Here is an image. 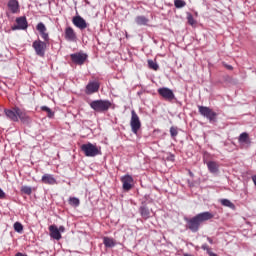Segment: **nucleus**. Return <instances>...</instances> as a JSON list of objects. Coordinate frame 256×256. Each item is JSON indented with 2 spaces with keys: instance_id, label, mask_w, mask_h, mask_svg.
I'll use <instances>...</instances> for the list:
<instances>
[{
  "instance_id": "nucleus-1",
  "label": "nucleus",
  "mask_w": 256,
  "mask_h": 256,
  "mask_svg": "<svg viewBox=\"0 0 256 256\" xmlns=\"http://www.w3.org/2000/svg\"><path fill=\"white\" fill-rule=\"evenodd\" d=\"M213 217H215V215H213V213L211 212L199 213L192 218L185 219L186 227H188V229H190L192 233H197V231H199V228L201 227V224L205 223V221L213 219Z\"/></svg>"
},
{
  "instance_id": "nucleus-2",
  "label": "nucleus",
  "mask_w": 256,
  "mask_h": 256,
  "mask_svg": "<svg viewBox=\"0 0 256 256\" xmlns=\"http://www.w3.org/2000/svg\"><path fill=\"white\" fill-rule=\"evenodd\" d=\"M112 105L111 101L103 99L90 102L91 109L96 111V113H107Z\"/></svg>"
},
{
  "instance_id": "nucleus-3",
  "label": "nucleus",
  "mask_w": 256,
  "mask_h": 256,
  "mask_svg": "<svg viewBox=\"0 0 256 256\" xmlns=\"http://www.w3.org/2000/svg\"><path fill=\"white\" fill-rule=\"evenodd\" d=\"M81 151L84 152L86 157H97L101 155V148H98L95 144L87 143L81 146Z\"/></svg>"
},
{
  "instance_id": "nucleus-4",
  "label": "nucleus",
  "mask_w": 256,
  "mask_h": 256,
  "mask_svg": "<svg viewBox=\"0 0 256 256\" xmlns=\"http://www.w3.org/2000/svg\"><path fill=\"white\" fill-rule=\"evenodd\" d=\"M198 111L202 117H205L208 119L210 123H215V120L217 119V114L213 109L207 107V106H198Z\"/></svg>"
},
{
  "instance_id": "nucleus-5",
  "label": "nucleus",
  "mask_w": 256,
  "mask_h": 256,
  "mask_svg": "<svg viewBox=\"0 0 256 256\" xmlns=\"http://www.w3.org/2000/svg\"><path fill=\"white\" fill-rule=\"evenodd\" d=\"M130 127L134 135H137V133H139V129H141V120L139 119V115H137L135 110L131 111Z\"/></svg>"
},
{
  "instance_id": "nucleus-6",
  "label": "nucleus",
  "mask_w": 256,
  "mask_h": 256,
  "mask_svg": "<svg viewBox=\"0 0 256 256\" xmlns=\"http://www.w3.org/2000/svg\"><path fill=\"white\" fill-rule=\"evenodd\" d=\"M32 47L35 51V54L38 57H45V51H47V42H43L41 40H35L32 43Z\"/></svg>"
},
{
  "instance_id": "nucleus-7",
  "label": "nucleus",
  "mask_w": 256,
  "mask_h": 256,
  "mask_svg": "<svg viewBox=\"0 0 256 256\" xmlns=\"http://www.w3.org/2000/svg\"><path fill=\"white\" fill-rule=\"evenodd\" d=\"M88 57L89 56L83 52L70 54V59L74 65H85Z\"/></svg>"
},
{
  "instance_id": "nucleus-8",
  "label": "nucleus",
  "mask_w": 256,
  "mask_h": 256,
  "mask_svg": "<svg viewBox=\"0 0 256 256\" xmlns=\"http://www.w3.org/2000/svg\"><path fill=\"white\" fill-rule=\"evenodd\" d=\"M133 176L126 174L121 177L123 191H131L133 189Z\"/></svg>"
},
{
  "instance_id": "nucleus-9",
  "label": "nucleus",
  "mask_w": 256,
  "mask_h": 256,
  "mask_svg": "<svg viewBox=\"0 0 256 256\" xmlns=\"http://www.w3.org/2000/svg\"><path fill=\"white\" fill-rule=\"evenodd\" d=\"M100 87H101V84L98 81H90L86 85L85 93L86 95H93L94 93L99 92Z\"/></svg>"
},
{
  "instance_id": "nucleus-10",
  "label": "nucleus",
  "mask_w": 256,
  "mask_h": 256,
  "mask_svg": "<svg viewBox=\"0 0 256 256\" xmlns=\"http://www.w3.org/2000/svg\"><path fill=\"white\" fill-rule=\"evenodd\" d=\"M158 94L162 96L166 101H173V99H175V93H173V90L167 87L159 88Z\"/></svg>"
},
{
  "instance_id": "nucleus-11",
  "label": "nucleus",
  "mask_w": 256,
  "mask_h": 256,
  "mask_svg": "<svg viewBox=\"0 0 256 256\" xmlns=\"http://www.w3.org/2000/svg\"><path fill=\"white\" fill-rule=\"evenodd\" d=\"M37 31L40 33L43 43H49V33H47V27L43 22H39L36 26Z\"/></svg>"
},
{
  "instance_id": "nucleus-12",
  "label": "nucleus",
  "mask_w": 256,
  "mask_h": 256,
  "mask_svg": "<svg viewBox=\"0 0 256 256\" xmlns=\"http://www.w3.org/2000/svg\"><path fill=\"white\" fill-rule=\"evenodd\" d=\"M16 23H17V25L12 27V31H17V30L25 31V29H27V27H29L27 18L25 16L17 18Z\"/></svg>"
},
{
  "instance_id": "nucleus-13",
  "label": "nucleus",
  "mask_w": 256,
  "mask_h": 256,
  "mask_svg": "<svg viewBox=\"0 0 256 256\" xmlns=\"http://www.w3.org/2000/svg\"><path fill=\"white\" fill-rule=\"evenodd\" d=\"M72 23L75 25V27H78V29H87V21H85V19H83L81 16H75L72 19Z\"/></svg>"
},
{
  "instance_id": "nucleus-14",
  "label": "nucleus",
  "mask_w": 256,
  "mask_h": 256,
  "mask_svg": "<svg viewBox=\"0 0 256 256\" xmlns=\"http://www.w3.org/2000/svg\"><path fill=\"white\" fill-rule=\"evenodd\" d=\"M4 113L7 117V119H10V121H14L15 123H17V121H19V118H17V107H14L13 110L4 109Z\"/></svg>"
},
{
  "instance_id": "nucleus-15",
  "label": "nucleus",
  "mask_w": 256,
  "mask_h": 256,
  "mask_svg": "<svg viewBox=\"0 0 256 256\" xmlns=\"http://www.w3.org/2000/svg\"><path fill=\"white\" fill-rule=\"evenodd\" d=\"M41 183H44V185H57V179L52 174H44L41 178Z\"/></svg>"
},
{
  "instance_id": "nucleus-16",
  "label": "nucleus",
  "mask_w": 256,
  "mask_h": 256,
  "mask_svg": "<svg viewBox=\"0 0 256 256\" xmlns=\"http://www.w3.org/2000/svg\"><path fill=\"white\" fill-rule=\"evenodd\" d=\"M65 39L66 41L71 42L77 41V34H75V30H73L71 27H67L65 29Z\"/></svg>"
},
{
  "instance_id": "nucleus-17",
  "label": "nucleus",
  "mask_w": 256,
  "mask_h": 256,
  "mask_svg": "<svg viewBox=\"0 0 256 256\" xmlns=\"http://www.w3.org/2000/svg\"><path fill=\"white\" fill-rule=\"evenodd\" d=\"M139 213L142 217V219H149L151 217V210L149 207H147V204L142 203V205L139 208Z\"/></svg>"
},
{
  "instance_id": "nucleus-18",
  "label": "nucleus",
  "mask_w": 256,
  "mask_h": 256,
  "mask_svg": "<svg viewBox=\"0 0 256 256\" xmlns=\"http://www.w3.org/2000/svg\"><path fill=\"white\" fill-rule=\"evenodd\" d=\"M50 237L59 241L61 239V233L59 232V228L56 225L49 226Z\"/></svg>"
},
{
  "instance_id": "nucleus-19",
  "label": "nucleus",
  "mask_w": 256,
  "mask_h": 256,
  "mask_svg": "<svg viewBox=\"0 0 256 256\" xmlns=\"http://www.w3.org/2000/svg\"><path fill=\"white\" fill-rule=\"evenodd\" d=\"M16 117L17 119H20L23 123H27V121H29V116L19 107H16Z\"/></svg>"
},
{
  "instance_id": "nucleus-20",
  "label": "nucleus",
  "mask_w": 256,
  "mask_h": 256,
  "mask_svg": "<svg viewBox=\"0 0 256 256\" xmlns=\"http://www.w3.org/2000/svg\"><path fill=\"white\" fill-rule=\"evenodd\" d=\"M8 8L10 9L11 13H18L19 12V1L10 0L8 2Z\"/></svg>"
},
{
  "instance_id": "nucleus-21",
  "label": "nucleus",
  "mask_w": 256,
  "mask_h": 256,
  "mask_svg": "<svg viewBox=\"0 0 256 256\" xmlns=\"http://www.w3.org/2000/svg\"><path fill=\"white\" fill-rule=\"evenodd\" d=\"M207 167L210 173H219V164L215 161L207 162Z\"/></svg>"
},
{
  "instance_id": "nucleus-22",
  "label": "nucleus",
  "mask_w": 256,
  "mask_h": 256,
  "mask_svg": "<svg viewBox=\"0 0 256 256\" xmlns=\"http://www.w3.org/2000/svg\"><path fill=\"white\" fill-rule=\"evenodd\" d=\"M103 243H104L105 247H107L108 249L115 247V240L113 238L104 237Z\"/></svg>"
},
{
  "instance_id": "nucleus-23",
  "label": "nucleus",
  "mask_w": 256,
  "mask_h": 256,
  "mask_svg": "<svg viewBox=\"0 0 256 256\" xmlns=\"http://www.w3.org/2000/svg\"><path fill=\"white\" fill-rule=\"evenodd\" d=\"M135 22L137 25H147V23H149V19L145 16H137L135 18Z\"/></svg>"
},
{
  "instance_id": "nucleus-24",
  "label": "nucleus",
  "mask_w": 256,
  "mask_h": 256,
  "mask_svg": "<svg viewBox=\"0 0 256 256\" xmlns=\"http://www.w3.org/2000/svg\"><path fill=\"white\" fill-rule=\"evenodd\" d=\"M220 203L224 207H229V209H235V204H233V202H231L229 199H221Z\"/></svg>"
},
{
  "instance_id": "nucleus-25",
  "label": "nucleus",
  "mask_w": 256,
  "mask_h": 256,
  "mask_svg": "<svg viewBox=\"0 0 256 256\" xmlns=\"http://www.w3.org/2000/svg\"><path fill=\"white\" fill-rule=\"evenodd\" d=\"M69 205L72 207H79L81 201L77 197H70L68 200Z\"/></svg>"
},
{
  "instance_id": "nucleus-26",
  "label": "nucleus",
  "mask_w": 256,
  "mask_h": 256,
  "mask_svg": "<svg viewBox=\"0 0 256 256\" xmlns=\"http://www.w3.org/2000/svg\"><path fill=\"white\" fill-rule=\"evenodd\" d=\"M238 141L239 143H249V134L247 132L241 133Z\"/></svg>"
},
{
  "instance_id": "nucleus-27",
  "label": "nucleus",
  "mask_w": 256,
  "mask_h": 256,
  "mask_svg": "<svg viewBox=\"0 0 256 256\" xmlns=\"http://www.w3.org/2000/svg\"><path fill=\"white\" fill-rule=\"evenodd\" d=\"M149 69H153V71H159V64L153 60H148Z\"/></svg>"
},
{
  "instance_id": "nucleus-28",
  "label": "nucleus",
  "mask_w": 256,
  "mask_h": 256,
  "mask_svg": "<svg viewBox=\"0 0 256 256\" xmlns=\"http://www.w3.org/2000/svg\"><path fill=\"white\" fill-rule=\"evenodd\" d=\"M185 5H187V2H185L184 0H175L174 1V6L176 7V9H183V7H185Z\"/></svg>"
},
{
  "instance_id": "nucleus-29",
  "label": "nucleus",
  "mask_w": 256,
  "mask_h": 256,
  "mask_svg": "<svg viewBox=\"0 0 256 256\" xmlns=\"http://www.w3.org/2000/svg\"><path fill=\"white\" fill-rule=\"evenodd\" d=\"M41 111H45L47 113V117H49L50 119L55 115L53 110H51V108H49L47 106H42Z\"/></svg>"
},
{
  "instance_id": "nucleus-30",
  "label": "nucleus",
  "mask_w": 256,
  "mask_h": 256,
  "mask_svg": "<svg viewBox=\"0 0 256 256\" xmlns=\"http://www.w3.org/2000/svg\"><path fill=\"white\" fill-rule=\"evenodd\" d=\"M21 192L25 195H31L33 193V189L31 188V186H22Z\"/></svg>"
},
{
  "instance_id": "nucleus-31",
  "label": "nucleus",
  "mask_w": 256,
  "mask_h": 256,
  "mask_svg": "<svg viewBox=\"0 0 256 256\" xmlns=\"http://www.w3.org/2000/svg\"><path fill=\"white\" fill-rule=\"evenodd\" d=\"M14 231H16V233H23V224H21V222H15Z\"/></svg>"
},
{
  "instance_id": "nucleus-32",
  "label": "nucleus",
  "mask_w": 256,
  "mask_h": 256,
  "mask_svg": "<svg viewBox=\"0 0 256 256\" xmlns=\"http://www.w3.org/2000/svg\"><path fill=\"white\" fill-rule=\"evenodd\" d=\"M187 21L188 23L193 27V25H196L197 21H195V18H193V15L191 13H188L187 15Z\"/></svg>"
},
{
  "instance_id": "nucleus-33",
  "label": "nucleus",
  "mask_w": 256,
  "mask_h": 256,
  "mask_svg": "<svg viewBox=\"0 0 256 256\" xmlns=\"http://www.w3.org/2000/svg\"><path fill=\"white\" fill-rule=\"evenodd\" d=\"M170 135L172 137V139H175V137H177V135H179V131H177L176 127H171L170 128Z\"/></svg>"
},
{
  "instance_id": "nucleus-34",
  "label": "nucleus",
  "mask_w": 256,
  "mask_h": 256,
  "mask_svg": "<svg viewBox=\"0 0 256 256\" xmlns=\"http://www.w3.org/2000/svg\"><path fill=\"white\" fill-rule=\"evenodd\" d=\"M201 249H203V251H206L207 254L210 253V251H211V248H209V246L207 244H203L201 246Z\"/></svg>"
},
{
  "instance_id": "nucleus-35",
  "label": "nucleus",
  "mask_w": 256,
  "mask_h": 256,
  "mask_svg": "<svg viewBox=\"0 0 256 256\" xmlns=\"http://www.w3.org/2000/svg\"><path fill=\"white\" fill-rule=\"evenodd\" d=\"M0 199H5V192L0 188Z\"/></svg>"
},
{
  "instance_id": "nucleus-36",
  "label": "nucleus",
  "mask_w": 256,
  "mask_h": 256,
  "mask_svg": "<svg viewBox=\"0 0 256 256\" xmlns=\"http://www.w3.org/2000/svg\"><path fill=\"white\" fill-rule=\"evenodd\" d=\"M59 233H65V226H60L58 228Z\"/></svg>"
},
{
  "instance_id": "nucleus-37",
  "label": "nucleus",
  "mask_w": 256,
  "mask_h": 256,
  "mask_svg": "<svg viewBox=\"0 0 256 256\" xmlns=\"http://www.w3.org/2000/svg\"><path fill=\"white\" fill-rule=\"evenodd\" d=\"M226 69H228L229 71H233V66L226 64L225 65Z\"/></svg>"
},
{
  "instance_id": "nucleus-38",
  "label": "nucleus",
  "mask_w": 256,
  "mask_h": 256,
  "mask_svg": "<svg viewBox=\"0 0 256 256\" xmlns=\"http://www.w3.org/2000/svg\"><path fill=\"white\" fill-rule=\"evenodd\" d=\"M207 241H208V243H210V245H213V239L211 238V237H207Z\"/></svg>"
},
{
  "instance_id": "nucleus-39",
  "label": "nucleus",
  "mask_w": 256,
  "mask_h": 256,
  "mask_svg": "<svg viewBox=\"0 0 256 256\" xmlns=\"http://www.w3.org/2000/svg\"><path fill=\"white\" fill-rule=\"evenodd\" d=\"M208 255L209 256H219V255L215 254L213 251L208 252Z\"/></svg>"
},
{
  "instance_id": "nucleus-40",
  "label": "nucleus",
  "mask_w": 256,
  "mask_h": 256,
  "mask_svg": "<svg viewBox=\"0 0 256 256\" xmlns=\"http://www.w3.org/2000/svg\"><path fill=\"white\" fill-rule=\"evenodd\" d=\"M15 256H27V254H23L21 252H18V253L15 254Z\"/></svg>"
},
{
  "instance_id": "nucleus-41",
  "label": "nucleus",
  "mask_w": 256,
  "mask_h": 256,
  "mask_svg": "<svg viewBox=\"0 0 256 256\" xmlns=\"http://www.w3.org/2000/svg\"><path fill=\"white\" fill-rule=\"evenodd\" d=\"M189 175H190V177H194V174L191 171H189Z\"/></svg>"
}]
</instances>
